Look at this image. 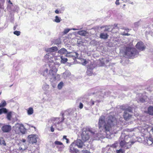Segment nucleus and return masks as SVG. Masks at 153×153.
Returning <instances> with one entry per match:
<instances>
[{"label":"nucleus","instance_id":"nucleus-1","mask_svg":"<svg viewBox=\"0 0 153 153\" xmlns=\"http://www.w3.org/2000/svg\"><path fill=\"white\" fill-rule=\"evenodd\" d=\"M95 134V131L91 128L86 127L83 128L82 131L81 136V139L84 142L88 140L92 135H94Z\"/></svg>","mask_w":153,"mask_h":153},{"label":"nucleus","instance_id":"nucleus-2","mask_svg":"<svg viewBox=\"0 0 153 153\" xmlns=\"http://www.w3.org/2000/svg\"><path fill=\"white\" fill-rule=\"evenodd\" d=\"M138 54V52L135 48L127 47L125 52V55L129 58H133L135 56Z\"/></svg>","mask_w":153,"mask_h":153},{"label":"nucleus","instance_id":"nucleus-3","mask_svg":"<svg viewBox=\"0 0 153 153\" xmlns=\"http://www.w3.org/2000/svg\"><path fill=\"white\" fill-rule=\"evenodd\" d=\"M120 144L122 147H124L125 149H127L129 148L131 146L130 142H127L126 141L125 138L123 139L121 136L120 138Z\"/></svg>","mask_w":153,"mask_h":153},{"label":"nucleus","instance_id":"nucleus-4","mask_svg":"<svg viewBox=\"0 0 153 153\" xmlns=\"http://www.w3.org/2000/svg\"><path fill=\"white\" fill-rule=\"evenodd\" d=\"M15 131L16 133L20 134L22 133L24 134L25 133L26 130L23 125L20 124L19 126L16 127Z\"/></svg>","mask_w":153,"mask_h":153},{"label":"nucleus","instance_id":"nucleus-5","mask_svg":"<svg viewBox=\"0 0 153 153\" xmlns=\"http://www.w3.org/2000/svg\"><path fill=\"white\" fill-rule=\"evenodd\" d=\"M136 48L138 50L143 51L146 48V46L143 43L142 41L138 42L136 46Z\"/></svg>","mask_w":153,"mask_h":153},{"label":"nucleus","instance_id":"nucleus-6","mask_svg":"<svg viewBox=\"0 0 153 153\" xmlns=\"http://www.w3.org/2000/svg\"><path fill=\"white\" fill-rule=\"evenodd\" d=\"M145 144L150 146L153 144V138L151 136L146 137L144 140Z\"/></svg>","mask_w":153,"mask_h":153},{"label":"nucleus","instance_id":"nucleus-7","mask_svg":"<svg viewBox=\"0 0 153 153\" xmlns=\"http://www.w3.org/2000/svg\"><path fill=\"white\" fill-rule=\"evenodd\" d=\"M66 56L67 57H72L73 59H75L78 57V54L77 53L75 52H72L67 53L66 54Z\"/></svg>","mask_w":153,"mask_h":153},{"label":"nucleus","instance_id":"nucleus-8","mask_svg":"<svg viewBox=\"0 0 153 153\" xmlns=\"http://www.w3.org/2000/svg\"><path fill=\"white\" fill-rule=\"evenodd\" d=\"M29 141L30 143L33 144L37 142V137L35 135H30L28 136Z\"/></svg>","mask_w":153,"mask_h":153},{"label":"nucleus","instance_id":"nucleus-9","mask_svg":"<svg viewBox=\"0 0 153 153\" xmlns=\"http://www.w3.org/2000/svg\"><path fill=\"white\" fill-rule=\"evenodd\" d=\"M1 129L4 132H9L11 129V126L10 125H5L2 127Z\"/></svg>","mask_w":153,"mask_h":153},{"label":"nucleus","instance_id":"nucleus-10","mask_svg":"<svg viewBox=\"0 0 153 153\" xmlns=\"http://www.w3.org/2000/svg\"><path fill=\"white\" fill-rule=\"evenodd\" d=\"M131 115L129 114L127 112H124L123 117L125 120L126 121L128 120L131 117Z\"/></svg>","mask_w":153,"mask_h":153},{"label":"nucleus","instance_id":"nucleus-11","mask_svg":"<svg viewBox=\"0 0 153 153\" xmlns=\"http://www.w3.org/2000/svg\"><path fill=\"white\" fill-rule=\"evenodd\" d=\"M122 109L124 111L126 112L128 111L131 112H132V108L130 106L127 107L126 105L123 106Z\"/></svg>","mask_w":153,"mask_h":153},{"label":"nucleus","instance_id":"nucleus-12","mask_svg":"<svg viewBox=\"0 0 153 153\" xmlns=\"http://www.w3.org/2000/svg\"><path fill=\"white\" fill-rule=\"evenodd\" d=\"M105 122V121L103 118L101 117L99 119L98 123L99 128L102 126Z\"/></svg>","mask_w":153,"mask_h":153},{"label":"nucleus","instance_id":"nucleus-13","mask_svg":"<svg viewBox=\"0 0 153 153\" xmlns=\"http://www.w3.org/2000/svg\"><path fill=\"white\" fill-rule=\"evenodd\" d=\"M116 121V119L113 116L111 115L109 117L108 123L112 125V124Z\"/></svg>","mask_w":153,"mask_h":153},{"label":"nucleus","instance_id":"nucleus-14","mask_svg":"<svg viewBox=\"0 0 153 153\" xmlns=\"http://www.w3.org/2000/svg\"><path fill=\"white\" fill-rule=\"evenodd\" d=\"M57 71V69L56 68H53L51 69L49 71V74L51 76H53L54 73H56Z\"/></svg>","mask_w":153,"mask_h":153},{"label":"nucleus","instance_id":"nucleus-15","mask_svg":"<svg viewBox=\"0 0 153 153\" xmlns=\"http://www.w3.org/2000/svg\"><path fill=\"white\" fill-rule=\"evenodd\" d=\"M57 50L58 48L56 46H54L47 49L46 51L47 52L51 53L56 51Z\"/></svg>","mask_w":153,"mask_h":153},{"label":"nucleus","instance_id":"nucleus-16","mask_svg":"<svg viewBox=\"0 0 153 153\" xmlns=\"http://www.w3.org/2000/svg\"><path fill=\"white\" fill-rule=\"evenodd\" d=\"M111 124L108 123L105 124L104 126L105 131V132L108 131L111 127Z\"/></svg>","mask_w":153,"mask_h":153},{"label":"nucleus","instance_id":"nucleus-17","mask_svg":"<svg viewBox=\"0 0 153 153\" xmlns=\"http://www.w3.org/2000/svg\"><path fill=\"white\" fill-rule=\"evenodd\" d=\"M108 36V35L107 33H101L100 35V38L104 39H107Z\"/></svg>","mask_w":153,"mask_h":153},{"label":"nucleus","instance_id":"nucleus-18","mask_svg":"<svg viewBox=\"0 0 153 153\" xmlns=\"http://www.w3.org/2000/svg\"><path fill=\"white\" fill-rule=\"evenodd\" d=\"M147 113L150 115H153V107L149 106L148 108Z\"/></svg>","mask_w":153,"mask_h":153},{"label":"nucleus","instance_id":"nucleus-19","mask_svg":"<svg viewBox=\"0 0 153 153\" xmlns=\"http://www.w3.org/2000/svg\"><path fill=\"white\" fill-rule=\"evenodd\" d=\"M115 29H118L116 27H114L112 29V28L111 26H109L106 27L105 29L104 30V31L105 32V31H111L112 33H114L113 31V30Z\"/></svg>","mask_w":153,"mask_h":153},{"label":"nucleus","instance_id":"nucleus-20","mask_svg":"<svg viewBox=\"0 0 153 153\" xmlns=\"http://www.w3.org/2000/svg\"><path fill=\"white\" fill-rule=\"evenodd\" d=\"M143 128L144 130H146L148 131H150V130L151 129L152 126L147 125H145L143 126Z\"/></svg>","mask_w":153,"mask_h":153},{"label":"nucleus","instance_id":"nucleus-21","mask_svg":"<svg viewBox=\"0 0 153 153\" xmlns=\"http://www.w3.org/2000/svg\"><path fill=\"white\" fill-rule=\"evenodd\" d=\"M58 52L61 54H63L67 53V50L64 48H62L58 51Z\"/></svg>","mask_w":153,"mask_h":153},{"label":"nucleus","instance_id":"nucleus-22","mask_svg":"<svg viewBox=\"0 0 153 153\" xmlns=\"http://www.w3.org/2000/svg\"><path fill=\"white\" fill-rule=\"evenodd\" d=\"M78 150L74 148L72 146H71L70 149V152L71 153H75L77 152Z\"/></svg>","mask_w":153,"mask_h":153},{"label":"nucleus","instance_id":"nucleus-23","mask_svg":"<svg viewBox=\"0 0 153 153\" xmlns=\"http://www.w3.org/2000/svg\"><path fill=\"white\" fill-rule=\"evenodd\" d=\"M33 110L32 107L29 108L27 110V113L28 115H31L33 114Z\"/></svg>","mask_w":153,"mask_h":153},{"label":"nucleus","instance_id":"nucleus-24","mask_svg":"<svg viewBox=\"0 0 153 153\" xmlns=\"http://www.w3.org/2000/svg\"><path fill=\"white\" fill-rule=\"evenodd\" d=\"M78 33L80 35L83 36H85L87 34V32L85 31L82 30L79 31L78 32Z\"/></svg>","mask_w":153,"mask_h":153},{"label":"nucleus","instance_id":"nucleus-25","mask_svg":"<svg viewBox=\"0 0 153 153\" xmlns=\"http://www.w3.org/2000/svg\"><path fill=\"white\" fill-rule=\"evenodd\" d=\"M76 145L79 148H82V143L81 140L77 141Z\"/></svg>","mask_w":153,"mask_h":153},{"label":"nucleus","instance_id":"nucleus-26","mask_svg":"<svg viewBox=\"0 0 153 153\" xmlns=\"http://www.w3.org/2000/svg\"><path fill=\"white\" fill-rule=\"evenodd\" d=\"M7 110L5 108H2L0 109V114H1L3 113H7Z\"/></svg>","mask_w":153,"mask_h":153},{"label":"nucleus","instance_id":"nucleus-27","mask_svg":"<svg viewBox=\"0 0 153 153\" xmlns=\"http://www.w3.org/2000/svg\"><path fill=\"white\" fill-rule=\"evenodd\" d=\"M0 144L4 146H6V143L4 139L2 137H0Z\"/></svg>","mask_w":153,"mask_h":153},{"label":"nucleus","instance_id":"nucleus-28","mask_svg":"<svg viewBox=\"0 0 153 153\" xmlns=\"http://www.w3.org/2000/svg\"><path fill=\"white\" fill-rule=\"evenodd\" d=\"M6 103L5 100H3L0 103V108L3 107L6 105Z\"/></svg>","mask_w":153,"mask_h":153},{"label":"nucleus","instance_id":"nucleus-29","mask_svg":"<svg viewBox=\"0 0 153 153\" xmlns=\"http://www.w3.org/2000/svg\"><path fill=\"white\" fill-rule=\"evenodd\" d=\"M86 73L87 75L88 76H91L93 74L92 71V70L90 69H88L86 71Z\"/></svg>","mask_w":153,"mask_h":153},{"label":"nucleus","instance_id":"nucleus-30","mask_svg":"<svg viewBox=\"0 0 153 153\" xmlns=\"http://www.w3.org/2000/svg\"><path fill=\"white\" fill-rule=\"evenodd\" d=\"M63 86V83L62 82H60L58 85V89L60 90L62 89Z\"/></svg>","mask_w":153,"mask_h":153},{"label":"nucleus","instance_id":"nucleus-31","mask_svg":"<svg viewBox=\"0 0 153 153\" xmlns=\"http://www.w3.org/2000/svg\"><path fill=\"white\" fill-rule=\"evenodd\" d=\"M61 59L62 62L63 63H65L68 61L67 59L65 58H62V56H61Z\"/></svg>","mask_w":153,"mask_h":153},{"label":"nucleus","instance_id":"nucleus-32","mask_svg":"<svg viewBox=\"0 0 153 153\" xmlns=\"http://www.w3.org/2000/svg\"><path fill=\"white\" fill-rule=\"evenodd\" d=\"M11 112H8L7 114V118L9 120H10L11 117Z\"/></svg>","mask_w":153,"mask_h":153},{"label":"nucleus","instance_id":"nucleus-33","mask_svg":"<svg viewBox=\"0 0 153 153\" xmlns=\"http://www.w3.org/2000/svg\"><path fill=\"white\" fill-rule=\"evenodd\" d=\"M55 22H57L59 23L61 21V19L59 18L57 16H55Z\"/></svg>","mask_w":153,"mask_h":153},{"label":"nucleus","instance_id":"nucleus-34","mask_svg":"<svg viewBox=\"0 0 153 153\" xmlns=\"http://www.w3.org/2000/svg\"><path fill=\"white\" fill-rule=\"evenodd\" d=\"M13 33L17 36H19L20 35L21 32L20 31L16 30L13 32Z\"/></svg>","mask_w":153,"mask_h":153},{"label":"nucleus","instance_id":"nucleus-35","mask_svg":"<svg viewBox=\"0 0 153 153\" xmlns=\"http://www.w3.org/2000/svg\"><path fill=\"white\" fill-rule=\"evenodd\" d=\"M54 143L56 145H63V144L62 142H61L60 141H55L54 142Z\"/></svg>","mask_w":153,"mask_h":153},{"label":"nucleus","instance_id":"nucleus-36","mask_svg":"<svg viewBox=\"0 0 153 153\" xmlns=\"http://www.w3.org/2000/svg\"><path fill=\"white\" fill-rule=\"evenodd\" d=\"M62 120H61V121H60V122H58L57 123L58 124H59L60 123H61V122H63L64 120V114H62Z\"/></svg>","mask_w":153,"mask_h":153},{"label":"nucleus","instance_id":"nucleus-37","mask_svg":"<svg viewBox=\"0 0 153 153\" xmlns=\"http://www.w3.org/2000/svg\"><path fill=\"white\" fill-rule=\"evenodd\" d=\"M70 29H65L64 31V33L65 34L67 33L70 31Z\"/></svg>","mask_w":153,"mask_h":153},{"label":"nucleus","instance_id":"nucleus-38","mask_svg":"<svg viewBox=\"0 0 153 153\" xmlns=\"http://www.w3.org/2000/svg\"><path fill=\"white\" fill-rule=\"evenodd\" d=\"M140 101L141 102L143 103L145 102V100L144 98L142 97L140 99Z\"/></svg>","mask_w":153,"mask_h":153},{"label":"nucleus","instance_id":"nucleus-39","mask_svg":"<svg viewBox=\"0 0 153 153\" xmlns=\"http://www.w3.org/2000/svg\"><path fill=\"white\" fill-rule=\"evenodd\" d=\"M82 153H91L90 151L87 150H82Z\"/></svg>","mask_w":153,"mask_h":153},{"label":"nucleus","instance_id":"nucleus-40","mask_svg":"<svg viewBox=\"0 0 153 153\" xmlns=\"http://www.w3.org/2000/svg\"><path fill=\"white\" fill-rule=\"evenodd\" d=\"M117 153H124L122 149H120L117 151Z\"/></svg>","mask_w":153,"mask_h":153},{"label":"nucleus","instance_id":"nucleus-41","mask_svg":"<svg viewBox=\"0 0 153 153\" xmlns=\"http://www.w3.org/2000/svg\"><path fill=\"white\" fill-rule=\"evenodd\" d=\"M90 103H91V106L93 105L94 104V101L92 100H91L90 101Z\"/></svg>","mask_w":153,"mask_h":153},{"label":"nucleus","instance_id":"nucleus-42","mask_svg":"<svg viewBox=\"0 0 153 153\" xmlns=\"http://www.w3.org/2000/svg\"><path fill=\"white\" fill-rule=\"evenodd\" d=\"M83 104L81 102H80L79 103V108L80 109H82L83 108Z\"/></svg>","mask_w":153,"mask_h":153},{"label":"nucleus","instance_id":"nucleus-43","mask_svg":"<svg viewBox=\"0 0 153 153\" xmlns=\"http://www.w3.org/2000/svg\"><path fill=\"white\" fill-rule=\"evenodd\" d=\"M122 35L124 36H129L130 35V34L128 33H125L124 32L122 34Z\"/></svg>","mask_w":153,"mask_h":153},{"label":"nucleus","instance_id":"nucleus-44","mask_svg":"<svg viewBox=\"0 0 153 153\" xmlns=\"http://www.w3.org/2000/svg\"><path fill=\"white\" fill-rule=\"evenodd\" d=\"M119 1V0H116L115 2V4L117 5L120 4Z\"/></svg>","mask_w":153,"mask_h":153},{"label":"nucleus","instance_id":"nucleus-45","mask_svg":"<svg viewBox=\"0 0 153 153\" xmlns=\"http://www.w3.org/2000/svg\"><path fill=\"white\" fill-rule=\"evenodd\" d=\"M117 146L116 144L114 143L112 145L111 147H113V148H116Z\"/></svg>","mask_w":153,"mask_h":153},{"label":"nucleus","instance_id":"nucleus-46","mask_svg":"<svg viewBox=\"0 0 153 153\" xmlns=\"http://www.w3.org/2000/svg\"><path fill=\"white\" fill-rule=\"evenodd\" d=\"M51 131L52 132H53L54 131V128H53V126H51Z\"/></svg>","mask_w":153,"mask_h":153},{"label":"nucleus","instance_id":"nucleus-47","mask_svg":"<svg viewBox=\"0 0 153 153\" xmlns=\"http://www.w3.org/2000/svg\"><path fill=\"white\" fill-rule=\"evenodd\" d=\"M122 29H123L126 30L127 32H128L130 30L128 28H122Z\"/></svg>","mask_w":153,"mask_h":153},{"label":"nucleus","instance_id":"nucleus-48","mask_svg":"<svg viewBox=\"0 0 153 153\" xmlns=\"http://www.w3.org/2000/svg\"><path fill=\"white\" fill-rule=\"evenodd\" d=\"M18 26V25H16L15 26H14V27H13V30H15L16 29V28H17V27Z\"/></svg>","mask_w":153,"mask_h":153},{"label":"nucleus","instance_id":"nucleus-49","mask_svg":"<svg viewBox=\"0 0 153 153\" xmlns=\"http://www.w3.org/2000/svg\"><path fill=\"white\" fill-rule=\"evenodd\" d=\"M66 137H67V136H66L64 135L63 136V139H65L66 140V139H67Z\"/></svg>","mask_w":153,"mask_h":153},{"label":"nucleus","instance_id":"nucleus-50","mask_svg":"<svg viewBox=\"0 0 153 153\" xmlns=\"http://www.w3.org/2000/svg\"><path fill=\"white\" fill-rule=\"evenodd\" d=\"M55 13L56 14H58L59 13V11L57 10H56L55 11Z\"/></svg>","mask_w":153,"mask_h":153},{"label":"nucleus","instance_id":"nucleus-51","mask_svg":"<svg viewBox=\"0 0 153 153\" xmlns=\"http://www.w3.org/2000/svg\"><path fill=\"white\" fill-rule=\"evenodd\" d=\"M26 140L25 139H22L21 141L24 143L25 142H26Z\"/></svg>","mask_w":153,"mask_h":153},{"label":"nucleus","instance_id":"nucleus-52","mask_svg":"<svg viewBox=\"0 0 153 153\" xmlns=\"http://www.w3.org/2000/svg\"><path fill=\"white\" fill-rule=\"evenodd\" d=\"M150 130V131H152V132L153 133V127H152L151 128V129Z\"/></svg>","mask_w":153,"mask_h":153},{"label":"nucleus","instance_id":"nucleus-53","mask_svg":"<svg viewBox=\"0 0 153 153\" xmlns=\"http://www.w3.org/2000/svg\"><path fill=\"white\" fill-rule=\"evenodd\" d=\"M8 2L9 3L11 4H12V3L11 2L10 0H9V1H8Z\"/></svg>","mask_w":153,"mask_h":153},{"label":"nucleus","instance_id":"nucleus-54","mask_svg":"<svg viewBox=\"0 0 153 153\" xmlns=\"http://www.w3.org/2000/svg\"><path fill=\"white\" fill-rule=\"evenodd\" d=\"M66 142L67 143H69V140L67 138V139H66Z\"/></svg>","mask_w":153,"mask_h":153},{"label":"nucleus","instance_id":"nucleus-55","mask_svg":"<svg viewBox=\"0 0 153 153\" xmlns=\"http://www.w3.org/2000/svg\"><path fill=\"white\" fill-rule=\"evenodd\" d=\"M45 71H46V72L47 73H48V69L46 68V69H45Z\"/></svg>","mask_w":153,"mask_h":153},{"label":"nucleus","instance_id":"nucleus-56","mask_svg":"<svg viewBox=\"0 0 153 153\" xmlns=\"http://www.w3.org/2000/svg\"><path fill=\"white\" fill-rule=\"evenodd\" d=\"M2 7V6L1 5V4L0 3V8H1Z\"/></svg>","mask_w":153,"mask_h":153},{"label":"nucleus","instance_id":"nucleus-57","mask_svg":"<svg viewBox=\"0 0 153 153\" xmlns=\"http://www.w3.org/2000/svg\"><path fill=\"white\" fill-rule=\"evenodd\" d=\"M131 144H133L134 143V142H131Z\"/></svg>","mask_w":153,"mask_h":153},{"label":"nucleus","instance_id":"nucleus-58","mask_svg":"<svg viewBox=\"0 0 153 153\" xmlns=\"http://www.w3.org/2000/svg\"><path fill=\"white\" fill-rule=\"evenodd\" d=\"M126 6V5L125 4H123V6L124 7L125 6Z\"/></svg>","mask_w":153,"mask_h":153},{"label":"nucleus","instance_id":"nucleus-59","mask_svg":"<svg viewBox=\"0 0 153 153\" xmlns=\"http://www.w3.org/2000/svg\"><path fill=\"white\" fill-rule=\"evenodd\" d=\"M1 92H0V95L1 94Z\"/></svg>","mask_w":153,"mask_h":153},{"label":"nucleus","instance_id":"nucleus-60","mask_svg":"<svg viewBox=\"0 0 153 153\" xmlns=\"http://www.w3.org/2000/svg\"><path fill=\"white\" fill-rule=\"evenodd\" d=\"M126 137V136H125V138Z\"/></svg>","mask_w":153,"mask_h":153},{"label":"nucleus","instance_id":"nucleus-61","mask_svg":"<svg viewBox=\"0 0 153 153\" xmlns=\"http://www.w3.org/2000/svg\"><path fill=\"white\" fill-rule=\"evenodd\" d=\"M77 153L76 152V153Z\"/></svg>","mask_w":153,"mask_h":153}]
</instances>
